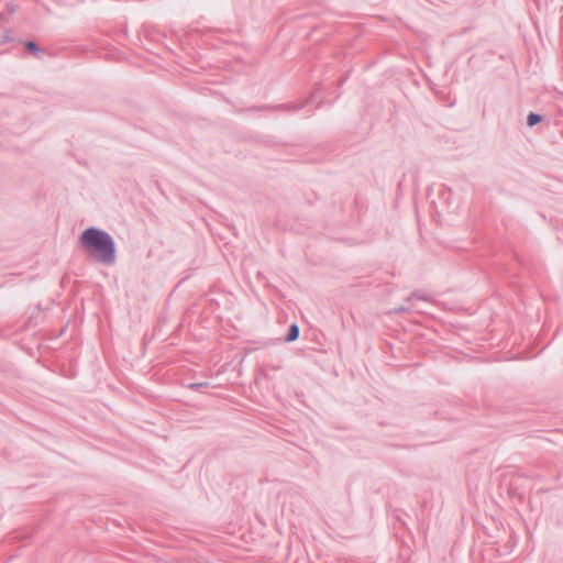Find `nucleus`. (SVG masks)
<instances>
[{
    "mask_svg": "<svg viewBox=\"0 0 563 563\" xmlns=\"http://www.w3.org/2000/svg\"><path fill=\"white\" fill-rule=\"evenodd\" d=\"M79 244L97 263H106V231L89 227L79 236Z\"/></svg>",
    "mask_w": 563,
    "mask_h": 563,
    "instance_id": "1",
    "label": "nucleus"
},
{
    "mask_svg": "<svg viewBox=\"0 0 563 563\" xmlns=\"http://www.w3.org/2000/svg\"><path fill=\"white\" fill-rule=\"evenodd\" d=\"M413 299H417V300H427L426 297L421 296V295H418L417 292H413L410 297H408L405 301L404 305H401L399 308L396 309V311H399V312H406V311H416V312H419L420 309L419 307H417L412 300Z\"/></svg>",
    "mask_w": 563,
    "mask_h": 563,
    "instance_id": "2",
    "label": "nucleus"
},
{
    "mask_svg": "<svg viewBox=\"0 0 563 563\" xmlns=\"http://www.w3.org/2000/svg\"><path fill=\"white\" fill-rule=\"evenodd\" d=\"M299 327L296 324V323H292L290 327H289V330H288V333L285 338V341L286 342H294L296 341L298 338H299Z\"/></svg>",
    "mask_w": 563,
    "mask_h": 563,
    "instance_id": "3",
    "label": "nucleus"
},
{
    "mask_svg": "<svg viewBox=\"0 0 563 563\" xmlns=\"http://www.w3.org/2000/svg\"><path fill=\"white\" fill-rule=\"evenodd\" d=\"M115 258V244L113 239L108 234V265L112 264Z\"/></svg>",
    "mask_w": 563,
    "mask_h": 563,
    "instance_id": "4",
    "label": "nucleus"
},
{
    "mask_svg": "<svg viewBox=\"0 0 563 563\" xmlns=\"http://www.w3.org/2000/svg\"><path fill=\"white\" fill-rule=\"evenodd\" d=\"M542 121V117L538 113L530 112L527 118V124L529 126H534L536 124Z\"/></svg>",
    "mask_w": 563,
    "mask_h": 563,
    "instance_id": "5",
    "label": "nucleus"
},
{
    "mask_svg": "<svg viewBox=\"0 0 563 563\" xmlns=\"http://www.w3.org/2000/svg\"><path fill=\"white\" fill-rule=\"evenodd\" d=\"M25 48L33 55H37L41 52L40 46L33 41H26Z\"/></svg>",
    "mask_w": 563,
    "mask_h": 563,
    "instance_id": "6",
    "label": "nucleus"
},
{
    "mask_svg": "<svg viewBox=\"0 0 563 563\" xmlns=\"http://www.w3.org/2000/svg\"><path fill=\"white\" fill-rule=\"evenodd\" d=\"M205 386H208V383H192L189 385V388L196 390V389H198L200 387H205Z\"/></svg>",
    "mask_w": 563,
    "mask_h": 563,
    "instance_id": "7",
    "label": "nucleus"
}]
</instances>
